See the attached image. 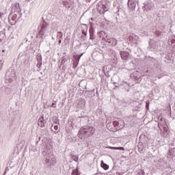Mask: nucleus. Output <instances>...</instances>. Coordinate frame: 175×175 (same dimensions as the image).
<instances>
[{
  "label": "nucleus",
  "instance_id": "nucleus-35",
  "mask_svg": "<svg viewBox=\"0 0 175 175\" xmlns=\"http://www.w3.org/2000/svg\"><path fill=\"white\" fill-rule=\"evenodd\" d=\"M135 39H137V36H134Z\"/></svg>",
  "mask_w": 175,
  "mask_h": 175
},
{
  "label": "nucleus",
  "instance_id": "nucleus-6",
  "mask_svg": "<svg viewBox=\"0 0 175 175\" xmlns=\"http://www.w3.org/2000/svg\"><path fill=\"white\" fill-rule=\"evenodd\" d=\"M3 53L0 55V70H2L3 66V64H5V61H6V58H8V53H5V50L2 51Z\"/></svg>",
  "mask_w": 175,
  "mask_h": 175
},
{
  "label": "nucleus",
  "instance_id": "nucleus-7",
  "mask_svg": "<svg viewBox=\"0 0 175 175\" xmlns=\"http://www.w3.org/2000/svg\"><path fill=\"white\" fill-rule=\"evenodd\" d=\"M12 9L14 10L15 13H16L19 17H21V8H20V3H14Z\"/></svg>",
  "mask_w": 175,
  "mask_h": 175
},
{
  "label": "nucleus",
  "instance_id": "nucleus-10",
  "mask_svg": "<svg viewBox=\"0 0 175 175\" xmlns=\"http://www.w3.org/2000/svg\"><path fill=\"white\" fill-rule=\"evenodd\" d=\"M152 9H154L153 2L147 3L144 6V10H145L146 12H150V10H152Z\"/></svg>",
  "mask_w": 175,
  "mask_h": 175
},
{
  "label": "nucleus",
  "instance_id": "nucleus-16",
  "mask_svg": "<svg viewBox=\"0 0 175 175\" xmlns=\"http://www.w3.org/2000/svg\"><path fill=\"white\" fill-rule=\"evenodd\" d=\"M100 166L104 169V170H107L109 169V165L105 163L103 161H101Z\"/></svg>",
  "mask_w": 175,
  "mask_h": 175
},
{
  "label": "nucleus",
  "instance_id": "nucleus-3",
  "mask_svg": "<svg viewBox=\"0 0 175 175\" xmlns=\"http://www.w3.org/2000/svg\"><path fill=\"white\" fill-rule=\"evenodd\" d=\"M20 17L21 16H19L18 14L14 13L13 15L9 16L8 22L11 25H14L17 23V19L20 18Z\"/></svg>",
  "mask_w": 175,
  "mask_h": 175
},
{
  "label": "nucleus",
  "instance_id": "nucleus-34",
  "mask_svg": "<svg viewBox=\"0 0 175 175\" xmlns=\"http://www.w3.org/2000/svg\"><path fill=\"white\" fill-rule=\"evenodd\" d=\"M91 21H94V18H91Z\"/></svg>",
  "mask_w": 175,
  "mask_h": 175
},
{
  "label": "nucleus",
  "instance_id": "nucleus-37",
  "mask_svg": "<svg viewBox=\"0 0 175 175\" xmlns=\"http://www.w3.org/2000/svg\"><path fill=\"white\" fill-rule=\"evenodd\" d=\"M59 43H61V40H59Z\"/></svg>",
  "mask_w": 175,
  "mask_h": 175
},
{
  "label": "nucleus",
  "instance_id": "nucleus-1",
  "mask_svg": "<svg viewBox=\"0 0 175 175\" xmlns=\"http://www.w3.org/2000/svg\"><path fill=\"white\" fill-rule=\"evenodd\" d=\"M45 158V163L46 166H53V165H55L57 163V159H55V157L53 154H49L44 155Z\"/></svg>",
  "mask_w": 175,
  "mask_h": 175
},
{
  "label": "nucleus",
  "instance_id": "nucleus-14",
  "mask_svg": "<svg viewBox=\"0 0 175 175\" xmlns=\"http://www.w3.org/2000/svg\"><path fill=\"white\" fill-rule=\"evenodd\" d=\"M38 126H40V128H43L44 126L45 121H44V118L41 117L38 119Z\"/></svg>",
  "mask_w": 175,
  "mask_h": 175
},
{
  "label": "nucleus",
  "instance_id": "nucleus-25",
  "mask_svg": "<svg viewBox=\"0 0 175 175\" xmlns=\"http://www.w3.org/2000/svg\"><path fill=\"white\" fill-rule=\"evenodd\" d=\"M149 106H150V101H146V107L147 110L150 109Z\"/></svg>",
  "mask_w": 175,
  "mask_h": 175
},
{
  "label": "nucleus",
  "instance_id": "nucleus-19",
  "mask_svg": "<svg viewBox=\"0 0 175 175\" xmlns=\"http://www.w3.org/2000/svg\"><path fill=\"white\" fill-rule=\"evenodd\" d=\"M47 27H49V24H47V23L46 22H43L41 29H46V28H47Z\"/></svg>",
  "mask_w": 175,
  "mask_h": 175
},
{
  "label": "nucleus",
  "instance_id": "nucleus-23",
  "mask_svg": "<svg viewBox=\"0 0 175 175\" xmlns=\"http://www.w3.org/2000/svg\"><path fill=\"white\" fill-rule=\"evenodd\" d=\"M39 33H40V35L41 36H44V29H41L40 30Z\"/></svg>",
  "mask_w": 175,
  "mask_h": 175
},
{
  "label": "nucleus",
  "instance_id": "nucleus-4",
  "mask_svg": "<svg viewBox=\"0 0 175 175\" xmlns=\"http://www.w3.org/2000/svg\"><path fill=\"white\" fill-rule=\"evenodd\" d=\"M83 131L85 133H87L88 136H92L95 133V128L90 126H84L83 127Z\"/></svg>",
  "mask_w": 175,
  "mask_h": 175
},
{
  "label": "nucleus",
  "instance_id": "nucleus-29",
  "mask_svg": "<svg viewBox=\"0 0 175 175\" xmlns=\"http://www.w3.org/2000/svg\"><path fill=\"white\" fill-rule=\"evenodd\" d=\"M0 29H2V25H1V21H0Z\"/></svg>",
  "mask_w": 175,
  "mask_h": 175
},
{
  "label": "nucleus",
  "instance_id": "nucleus-31",
  "mask_svg": "<svg viewBox=\"0 0 175 175\" xmlns=\"http://www.w3.org/2000/svg\"><path fill=\"white\" fill-rule=\"evenodd\" d=\"M26 2H31V0H25Z\"/></svg>",
  "mask_w": 175,
  "mask_h": 175
},
{
  "label": "nucleus",
  "instance_id": "nucleus-27",
  "mask_svg": "<svg viewBox=\"0 0 175 175\" xmlns=\"http://www.w3.org/2000/svg\"><path fill=\"white\" fill-rule=\"evenodd\" d=\"M3 12H0V18H2V17L3 16Z\"/></svg>",
  "mask_w": 175,
  "mask_h": 175
},
{
  "label": "nucleus",
  "instance_id": "nucleus-8",
  "mask_svg": "<svg viewBox=\"0 0 175 175\" xmlns=\"http://www.w3.org/2000/svg\"><path fill=\"white\" fill-rule=\"evenodd\" d=\"M136 2H139V0H128V6L131 10L136 9Z\"/></svg>",
  "mask_w": 175,
  "mask_h": 175
},
{
  "label": "nucleus",
  "instance_id": "nucleus-33",
  "mask_svg": "<svg viewBox=\"0 0 175 175\" xmlns=\"http://www.w3.org/2000/svg\"><path fill=\"white\" fill-rule=\"evenodd\" d=\"M141 173H142V174H144V172L143 170H141Z\"/></svg>",
  "mask_w": 175,
  "mask_h": 175
},
{
  "label": "nucleus",
  "instance_id": "nucleus-20",
  "mask_svg": "<svg viewBox=\"0 0 175 175\" xmlns=\"http://www.w3.org/2000/svg\"><path fill=\"white\" fill-rule=\"evenodd\" d=\"M72 159H73V161H75V162H79V156L72 155Z\"/></svg>",
  "mask_w": 175,
  "mask_h": 175
},
{
  "label": "nucleus",
  "instance_id": "nucleus-26",
  "mask_svg": "<svg viewBox=\"0 0 175 175\" xmlns=\"http://www.w3.org/2000/svg\"><path fill=\"white\" fill-rule=\"evenodd\" d=\"M51 107H53L54 109H55V107H57V104L53 103L51 105Z\"/></svg>",
  "mask_w": 175,
  "mask_h": 175
},
{
  "label": "nucleus",
  "instance_id": "nucleus-28",
  "mask_svg": "<svg viewBox=\"0 0 175 175\" xmlns=\"http://www.w3.org/2000/svg\"><path fill=\"white\" fill-rule=\"evenodd\" d=\"M113 124H114L115 125H118V122H114Z\"/></svg>",
  "mask_w": 175,
  "mask_h": 175
},
{
  "label": "nucleus",
  "instance_id": "nucleus-40",
  "mask_svg": "<svg viewBox=\"0 0 175 175\" xmlns=\"http://www.w3.org/2000/svg\"><path fill=\"white\" fill-rule=\"evenodd\" d=\"M58 33H62V32H58Z\"/></svg>",
  "mask_w": 175,
  "mask_h": 175
},
{
  "label": "nucleus",
  "instance_id": "nucleus-18",
  "mask_svg": "<svg viewBox=\"0 0 175 175\" xmlns=\"http://www.w3.org/2000/svg\"><path fill=\"white\" fill-rule=\"evenodd\" d=\"M99 38H103V36H105L106 35V32H105L104 31H101L100 32H98V33Z\"/></svg>",
  "mask_w": 175,
  "mask_h": 175
},
{
  "label": "nucleus",
  "instance_id": "nucleus-9",
  "mask_svg": "<svg viewBox=\"0 0 175 175\" xmlns=\"http://www.w3.org/2000/svg\"><path fill=\"white\" fill-rule=\"evenodd\" d=\"M51 145L50 144H46L44 146V149L42 152L43 155H48L49 154H51Z\"/></svg>",
  "mask_w": 175,
  "mask_h": 175
},
{
  "label": "nucleus",
  "instance_id": "nucleus-30",
  "mask_svg": "<svg viewBox=\"0 0 175 175\" xmlns=\"http://www.w3.org/2000/svg\"><path fill=\"white\" fill-rule=\"evenodd\" d=\"M59 121L54 122V124H59Z\"/></svg>",
  "mask_w": 175,
  "mask_h": 175
},
{
  "label": "nucleus",
  "instance_id": "nucleus-13",
  "mask_svg": "<svg viewBox=\"0 0 175 175\" xmlns=\"http://www.w3.org/2000/svg\"><path fill=\"white\" fill-rule=\"evenodd\" d=\"M37 68H42V55H37Z\"/></svg>",
  "mask_w": 175,
  "mask_h": 175
},
{
  "label": "nucleus",
  "instance_id": "nucleus-39",
  "mask_svg": "<svg viewBox=\"0 0 175 175\" xmlns=\"http://www.w3.org/2000/svg\"><path fill=\"white\" fill-rule=\"evenodd\" d=\"M90 25H92V23H90Z\"/></svg>",
  "mask_w": 175,
  "mask_h": 175
},
{
  "label": "nucleus",
  "instance_id": "nucleus-22",
  "mask_svg": "<svg viewBox=\"0 0 175 175\" xmlns=\"http://www.w3.org/2000/svg\"><path fill=\"white\" fill-rule=\"evenodd\" d=\"M112 150H124L123 147H111Z\"/></svg>",
  "mask_w": 175,
  "mask_h": 175
},
{
  "label": "nucleus",
  "instance_id": "nucleus-12",
  "mask_svg": "<svg viewBox=\"0 0 175 175\" xmlns=\"http://www.w3.org/2000/svg\"><path fill=\"white\" fill-rule=\"evenodd\" d=\"M168 44L169 46H175V36H171L168 38Z\"/></svg>",
  "mask_w": 175,
  "mask_h": 175
},
{
  "label": "nucleus",
  "instance_id": "nucleus-36",
  "mask_svg": "<svg viewBox=\"0 0 175 175\" xmlns=\"http://www.w3.org/2000/svg\"><path fill=\"white\" fill-rule=\"evenodd\" d=\"M113 84H114V85H116V84H117V83H116V82H114Z\"/></svg>",
  "mask_w": 175,
  "mask_h": 175
},
{
  "label": "nucleus",
  "instance_id": "nucleus-24",
  "mask_svg": "<svg viewBox=\"0 0 175 175\" xmlns=\"http://www.w3.org/2000/svg\"><path fill=\"white\" fill-rule=\"evenodd\" d=\"M82 33H83V35H84V36H87V29H82Z\"/></svg>",
  "mask_w": 175,
  "mask_h": 175
},
{
  "label": "nucleus",
  "instance_id": "nucleus-17",
  "mask_svg": "<svg viewBox=\"0 0 175 175\" xmlns=\"http://www.w3.org/2000/svg\"><path fill=\"white\" fill-rule=\"evenodd\" d=\"M81 57H83V53L81 54V55L74 56L75 61L77 65L79 64V62L80 61V59L81 58Z\"/></svg>",
  "mask_w": 175,
  "mask_h": 175
},
{
  "label": "nucleus",
  "instance_id": "nucleus-38",
  "mask_svg": "<svg viewBox=\"0 0 175 175\" xmlns=\"http://www.w3.org/2000/svg\"><path fill=\"white\" fill-rule=\"evenodd\" d=\"M116 88H118V86L116 85Z\"/></svg>",
  "mask_w": 175,
  "mask_h": 175
},
{
  "label": "nucleus",
  "instance_id": "nucleus-5",
  "mask_svg": "<svg viewBox=\"0 0 175 175\" xmlns=\"http://www.w3.org/2000/svg\"><path fill=\"white\" fill-rule=\"evenodd\" d=\"M103 40H105L107 43H109V46H117V40H116V38H110L106 35Z\"/></svg>",
  "mask_w": 175,
  "mask_h": 175
},
{
  "label": "nucleus",
  "instance_id": "nucleus-11",
  "mask_svg": "<svg viewBox=\"0 0 175 175\" xmlns=\"http://www.w3.org/2000/svg\"><path fill=\"white\" fill-rule=\"evenodd\" d=\"M122 59L124 61H128L129 59V53L128 51H120V53Z\"/></svg>",
  "mask_w": 175,
  "mask_h": 175
},
{
  "label": "nucleus",
  "instance_id": "nucleus-15",
  "mask_svg": "<svg viewBox=\"0 0 175 175\" xmlns=\"http://www.w3.org/2000/svg\"><path fill=\"white\" fill-rule=\"evenodd\" d=\"M51 129V131L55 133V135H57V133L59 132V131H58V125H52Z\"/></svg>",
  "mask_w": 175,
  "mask_h": 175
},
{
  "label": "nucleus",
  "instance_id": "nucleus-32",
  "mask_svg": "<svg viewBox=\"0 0 175 175\" xmlns=\"http://www.w3.org/2000/svg\"><path fill=\"white\" fill-rule=\"evenodd\" d=\"M65 63V61H64V59L62 61V64Z\"/></svg>",
  "mask_w": 175,
  "mask_h": 175
},
{
  "label": "nucleus",
  "instance_id": "nucleus-2",
  "mask_svg": "<svg viewBox=\"0 0 175 175\" xmlns=\"http://www.w3.org/2000/svg\"><path fill=\"white\" fill-rule=\"evenodd\" d=\"M96 9L100 14H103L105 12H107L109 9V5L105 1H101L97 4Z\"/></svg>",
  "mask_w": 175,
  "mask_h": 175
},
{
  "label": "nucleus",
  "instance_id": "nucleus-21",
  "mask_svg": "<svg viewBox=\"0 0 175 175\" xmlns=\"http://www.w3.org/2000/svg\"><path fill=\"white\" fill-rule=\"evenodd\" d=\"M72 175H79V169L76 168L72 170Z\"/></svg>",
  "mask_w": 175,
  "mask_h": 175
}]
</instances>
